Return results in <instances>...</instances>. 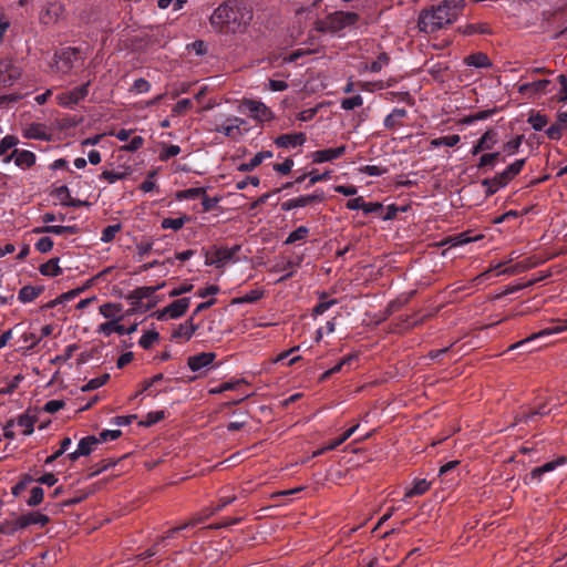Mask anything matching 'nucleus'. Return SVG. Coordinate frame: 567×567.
<instances>
[{
  "instance_id": "f257e3e1",
  "label": "nucleus",
  "mask_w": 567,
  "mask_h": 567,
  "mask_svg": "<svg viewBox=\"0 0 567 567\" xmlns=\"http://www.w3.org/2000/svg\"><path fill=\"white\" fill-rule=\"evenodd\" d=\"M465 6V0H443L436 6L423 9L417 19L421 32L434 33L454 23Z\"/></svg>"
},
{
  "instance_id": "f03ea898",
  "label": "nucleus",
  "mask_w": 567,
  "mask_h": 567,
  "mask_svg": "<svg viewBox=\"0 0 567 567\" xmlns=\"http://www.w3.org/2000/svg\"><path fill=\"white\" fill-rule=\"evenodd\" d=\"M252 19V12L243 3L228 1L219 4L212 13L209 22L217 31H236L246 27Z\"/></svg>"
},
{
  "instance_id": "7ed1b4c3",
  "label": "nucleus",
  "mask_w": 567,
  "mask_h": 567,
  "mask_svg": "<svg viewBox=\"0 0 567 567\" xmlns=\"http://www.w3.org/2000/svg\"><path fill=\"white\" fill-rule=\"evenodd\" d=\"M567 395V390L561 389L556 395L548 398H539L535 401L534 406L528 411H522L518 415V422L533 421L535 416L548 415L555 408L563 405L566 400L563 396Z\"/></svg>"
},
{
  "instance_id": "20e7f679",
  "label": "nucleus",
  "mask_w": 567,
  "mask_h": 567,
  "mask_svg": "<svg viewBox=\"0 0 567 567\" xmlns=\"http://www.w3.org/2000/svg\"><path fill=\"white\" fill-rule=\"evenodd\" d=\"M564 331H567V318L561 320V319H558L556 320L550 327L548 328H545L536 333H533L532 336L516 342V343H513L511 344L508 348H507V351H513V350H516V349H520V348H524L526 347L527 344H529L532 341H535L536 339H539V338H543V337H547V336H551V334H557V333H560V332H564Z\"/></svg>"
},
{
  "instance_id": "39448f33",
  "label": "nucleus",
  "mask_w": 567,
  "mask_h": 567,
  "mask_svg": "<svg viewBox=\"0 0 567 567\" xmlns=\"http://www.w3.org/2000/svg\"><path fill=\"white\" fill-rule=\"evenodd\" d=\"M237 250H238V247H234V248L214 247L206 252L205 265L206 266H215L216 268H221L234 258Z\"/></svg>"
},
{
  "instance_id": "423d86ee",
  "label": "nucleus",
  "mask_w": 567,
  "mask_h": 567,
  "mask_svg": "<svg viewBox=\"0 0 567 567\" xmlns=\"http://www.w3.org/2000/svg\"><path fill=\"white\" fill-rule=\"evenodd\" d=\"M79 51L74 48H64L55 54L54 64L52 69L56 73L68 74L74 62L78 60Z\"/></svg>"
},
{
  "instance_id": "0eeeda50",
  "label": "nucleus",
  "mask_w": 567,
  "mask_h": 567,
  "mask_svg": "<svg viewBox=\"0 0 567 567\" xmlns=\"http://www.w3.org/2000/svg\"><path fill=\"white\" fill-rule=\"evenodd\" d=\"M89 86L90 82H86L73 90L62 92L56 95V101L61 106L72 109L87 96Z\"/></svg>"
},
{
  "instance_id": "6e6552de",
  "label": "nucleus",
  "mask_w": 567,
  "mask_h": 567,
  "mask_svg": "<svg viewBox=\"0 0 567 567\" xmlns=\"http://www.w3.org/2000/svg\"><path fill=\"white\" fill-rule=\"evenodd\" d=\"M553 82L548 79H542L528 83L520 84L518 92L527 95L529 99H536L553 92Z\"/></svg>"
},
{
  "instance_id": "1a4fd4ad",
  "label": "nucleus",
  "mask_w": 567,
  "mask_h": 567,
  "mask_svg": "<svg viewBox=\"0 0 567 567\" xmlns=\"http://www.w3.org/2000/svg\"><path fill=\"white\" fill-rule=\"evenodd\" d=\"M357 20V13L338 11L327 18L326 27L331 32H339L347 27L353 25Z\"/></svg>"
},
{
  "instance_id": "9d476101",
  "label": "nucleus",
  "mask_w": 567,
  "mask_h": 567,
  "mask_svg": "<svg viewBox=\"0 0 567 567\" xmlns=\"http://www.w3.org/2000/svg\"><path fill=\"white\" fill-rule=\"evenodd\" d=\"M49 516L41 512H30L17 517L12 523L11 533L18 532L31 525L45 526L49 523Z\"/></svg>"
},
{
  "instance_id": "9b49d317",
  "label": "nucleus",
  "mask_w": 567,
  "mask_h": 567,
  "mask_svg": "<svg viewBox=\"0 0 567 567\" xmlns=\"http://www.w3.org/2000/svg\"><path fill=\"white\" fill-rule=\"evenodd\" d=\"M244 106L249 112V115L260 122H268L274 118L272 111L261 101L247 100Z\"/></svg>"
},
{
  "instance_id": "f8f14e48",
  "label": "nucleus",
  "mask_w": 567,
  "mask_h": 567,
  "mask_svg": "<svg viewBox=\"0 0 567 567\" xmlns=\"http://www.w3.org/2000/svg\"><path fill=\"white\" fill-rule=\"evenodd\" d=\"M323 200L322 193L307 194L299 197L290 198L281 204V209L285 212L292 210L295 208L306 207L315 203H321Z\"/></svg>"
},
{
  "instance_id": "ddd939ff",
  "label": "nucleus",
  "mask_w": 567,
  "mask_h": 567,
  "mask_svg": "<svg viewBox=\"0 0 567 567\" xmlns=\"http://www.w3.org/2000/svg\"><path fill=\"white\" fill-rule=\"evenodd\" d=\"M63 13V6L59 0H50L47 2L43 11L40 13V20L44 24L56 22Z\"/></svg>"
},
{
  "instance_id": "4468645a",
  "label": "nucleus",
  "mask_w": 567,
  "mask_h": 567,
  "mask_svg": "<svg viewBox=\"0 0 567 567\" xmlns=\"http://www.w3.org/2000/svg\"><path fill=\"white\" fill-rule=\"evenodd\" d=\"M347 151L346 145H341L334 148H327V150H320L315 151L311 153V161L315 164H322L326 162H332L339 157H341Z\"/></svg>"
},
{
  "instance_id": "2eb2a0df",
  "label": "nucleus",
  "mask_w": 567,
  "mask_h": 567,
  "mask_svg": "<svg viewBox=\"0 0 567 567\" xmlns=\"http://www.w3.org/2000/svg\"><path fill=\"white\" fill-rule=\"evenodd\" d=\"M245 124L243 118L233 116L228 117L224 123L217 125L214 131L221 133L227 137H238L241 135L240 126Z\"/></svg>"
},
{
  "instance_id": "dca6fc26",
  "label": "nucleus",
  "mask_w": 567,
  "mask_h": 567,
  "mask_svg": "<svg viewBox=\"0 0 567 567\" xmlns=\"http://www.w3.org/2000/svg\"><path fill=\"white\" fill-rule=\"evenodd\" d=\"M215 359L216 354L214 352H202L199 354L188 357L187 367L193 372H199L200 370L212 365Z\"/></svg>"
},
{
  "instance_id": "f3484780",
  "label": "nucleus",
  "mask_w": 567,
  "mask_h": 567,
  "mask_svg": "<svg viewBox=\"0 0 567 567\" xmlns=\"http://www.w3.org/2000/svg\"><path fill=\"white\" fill-rule=\"evenodd\" d=\"M307 136L302 132L282 134L275 138V144L281 148H296L306 143Z\"/></svg>"
},
{
  "instance_id": "a211bd4d",
  "label": "nucleus",
  "mask_w": 567,
  "mask_h": 567,
  "mask_svg": "<svg viewBox=\"0 0 567 567\" xmlns=\"http://www.w3.org/2000/svg\"><path fill=\"white\" fill-rule=\"evenodd\" d=\"M22 135L28 140L49 141L50 132L42 123H31L23 127Z\"/></svg>"
},
{
  "instance_id": "6ab92c4d",
  "label": "nucleus",
  "mask_w": 567,
  "mask_h": 567,
  "mask_svg": "<svg viewBox=\"0 0 567 567\" xmlns=\"http://www.w3.org/2000/svg\"><path fill=\"white\" fill-rule=\"evenodd\" d=\"M197 329L198 326L193 321V317H189L185 322L178 324L173 331L172 338L177 341L187 342L193 338Z\"/></svg>"
},
{
  "instance_id": "aec40b11",
  "label": "nucleus",
  "mask_w": 567,
  "mask_h": 567,
  "mask_svg": "<svg viewBox=\"0 0 567 567\" xmlns=\"http://www.w3.org/2000/svg\"><path fill=\"white\" fill-rule=\"evenodd\" d=\"M99 443L97 437L95 436H85L82 437L78 444V447L74 452L69 453L68 457L71 461H76L81 456H87L92 453L94 446Z\"/></svg>"
},
{
  "instance_id": "412c9836",
  "label": "nucleus",
  "mask_w": 567,
  "mask_h": 567,
  "mask_svg": "<svg viewBox=\"0 0 567 567\" xmlns=\"http://www.w3.org/2000/svg\"><path fill=\"white\" fill-rule=\"evenodd\" d=\"M497 143L496 133L486 131L471 150L472 155H477L483 151H488Z\"/></svg>"
},
{
  "instance_id": "4be33fe9",
  "label": "nucleus",
  "mask_w": 567,
  "mask_h": 567,
  "mask_svg": "<svg viewBox=\"0 0 567 567\" xmlns=\"http://www.w3.org/2000/svg\"><path fill=\"white\" fill-rule=\"evenodd\" d=\"M164 284L152 287V286H143L137 287L133 291H131L128 299L133 306H137L142 300L151 298L158 289H161Z\"/></svg>"
},
{
  "instance_id": "5701e85b",
  "label": "nucleus",
  "mask_w": 567,
  "mask_h": 567,
  "mask_svg": "<svg viewBox=\"0 0 567 567\" xmlns=\"http://www.w3.org/2000/svg\"><path fill=\"white\" fill-rule=\"evenodd\" d=\"M14 164L21 169H28L35 164L37 156L27 150H13Z\"/></svg>"
},
{
  "instance_id": "b1692460",
  "label": "nucleus",
  "mask_w": 567,
  "mask_h": 567,
  "mask_svg": "<svg viewBox=\"0 0 567 567\" xmlns=\"http://www.w3.org/2000/svg\"><path fill=\"white\" fill-rule=\"evenodd\" d=\"M99 312L103 318L107 319V321L123 319V306L118 302L103 303L100 306Z\"/></svg>"
},
{
  "instance_id": "393cba45",
  "label": "nucleus",
  "mask_w": 567,
  "mask_h": 567,
  "mask_svg": "<svg viewBox=\"0 0 567 567\" xmlns=\"http://www.w3.org/2000/svg\"><path fill=\"white\" fill-rule=\"evenodd\" d=\"M20 75L17 68L9 61H0V84H12Z\"/></svg>"
},
{
  "instance_id": "a878e982",
  "label": "nucleus",
  "mask_w": 567,
  "mask_h": 567,
  "mask_svg": "<svg viewBox=\"0 0 567 567\" xmlns=\"http://www.w3.org/2000/svg\"><path fill=\"white\" fill-rule=\"evenodd\" d=\"M430 488L431 483L425 478H414L412 486L405 489L402 501L405 502L408 498L421 496L425 494Z\"/></svg>"
},
{
  "instance_id": "bb28decb",
  "label": "nucleus",
  "mask_w": 567,
  "mask_h": 567,
  "mask_svg": "<svg viewBox=\"0 0 567 567\" xmlns=\"http://www.w3.org/2000/svg\"><path fill=\"white\" fill-rule=\"evenodd\" d=\"M189 306L190 298H181L166 306V312L171 319H178L187 311Z\"/></svg>"
},
{
  "instance_id": "cd10ccee",
  "label": "nucleus",
  "mask_w": 567,
  "mask_h": 567,
  "mask_svg": "<svg viewBox=\"0 0 567 567\" xmlns=\"http://www.w3.org/2000/svg\"><path fill=\"white\" fill-rule=\"evenodd\" d=\"M122 319L106 321L97 326L96 332L104 337H110L113 333L124 336V326L121 324Z\"/></svg>"
},
{
  "instance_id": "c85d7f7f",
  "label": "nucleus",
  "mask_w": 567,
  "mask_h": 567,
  "mask_svg": "<svg viewBox=\"0 0 567 567\" xmlns=\"http://www.w3.org/2000/svg\"><path fill=\"white\" fill-rule=\"evenodd\" d=\"M274 156L271 151H261L258 152L249 162L243 163L238 166V171L240 172H251L257 166H259L264 161L271 158Z\"/></svg>"
},
{
  "instance_id": "c756f323",
  "label": "nucleus",
  "mask_w": 567,
  "mask_h": 567,
  "mask_svg": "<svg viewBox=\"0 0 567 567\" xmlns=\"http://www.w3.org/2000/svg\"><path fill=\"white\" fill-rule=\"evenodd\" d=\"M408 112L405 109L395 107L392 112L385 116L383 124L388 130H392L396 126L402 125V120L406 117Z\"/></svg>"
},
{
  "instance_id": "7c9ffc66",
  "label": "nucleus",
  "mask_w": 567,
  "mask_h": 567,
  "mask_svg": "<svg viewBox=\"0 0 567 567\" xmlns=\"http://www.w3.org/2000/svg\"><path fill=\"white\" fill-rule=\"evenodd\" d=\"M525 165V159H516L509 164L502 173L501 179L507 185L516 175H518Z\"/></svg>"
},
{
  "instance_id": "2f4dec72",
  "label": "nucleus",
  "mask_w": 567,
  "mask_h": 567,
  "mask_svg": "<svg viewBox=\"0 0 567 567\" xmlns=\"http://www.w3.org/2000/svg\"><path fill=\"white\" fill-rule=\"evenodd\" d=\"M464 63L476 69L488 68L492 64L489 58L483 52L470 54L464 59Z\"/></svg>"
},
{
  "instance_id": "473e14b6",
  "label": "nucleus",
  "mask_w": 567,
  "mask_h": 567,
  "mask_svg": "<svg viewBox=\"0 0 567 567\" xmlns=\"http://www.w3.org/2000/svg\"><path fill=\"white\" fill-rule=\"evenodd\" d=\"M59 258H52L49 261L42 264L39 271L45 277H56L62 274V268L59 266Z\"/></svg>"
},
{
  "instance_id": "72a5a7b5",
  "label": "nucleus",
  "mask_w": 567,
  "mask_h": 567,
  "mask_svg": "<svg viewBox=\"0 0 567 567\" xmlns=\"http://www.w3.org/2000/svg\"><path fill=\"white\" fill-rule=\"evenodd\" d=\"M190 220V217L187 215H182L177 218H164L161 221V227L163 229H172L174 231H177L184 227L185 224H187Z\"/></svg>"
},
{
  "instance_id": "f704fd0d",
  "label": "nucleus",
  "mask_w": 567,
  "mask_h": 567,
  "mask_svg": "<svg viewBox=\"0 0 567 567\" xmlns=\"http://www.w3.org/2000/svg\"><path fill=\"white\" fill-rule=\"evenodd\" d=\"M461 141V136L457 135V134H453V135H446V136H442V137H437V138H433L431 142H430V146L432 148H437L440 146H447V147H453L455 146L456 144H458Z\"/></svg>"
},
{
  "instance_id": "c9c22d12",
  "label": "nucleus",
  "mask_w": 567,
  "mask_h": 567,
  "mask_svg": "<svg viewBox=\"0 0 567 567\" xmlns=\"http://www.w3.org/2000/svg\"><path fill=\"white\" fill-rule=\"evenodd\" d=\"M128 176V173L125 169L117 171H107L104 169L100 175L99 179H104L110 184H114L118 181H123Z\"/></svg>"
},
{
  "instance_id": "e433bc0d",
  "label": "nucleus",
  "mask_w": 567,
  "mask_h": 567,
  "mask_svg": "<svg viewBox=\"0 0 567 567\" xmlns=\"http://www.w3.org/2000/svg\"><path fill=\"white\" fill-rule=\"evenodd\" d=\"M389 61H390V59H389L388 54L386 53H382L372 63H370V64L365 63L362 66V70L363 71H369V72H372V73H379L384 66H386L389 64Z\"/></svg>"
},
{
  "instance_id": "4c0bfd02",
  "label": "nucleus",
  "mask_w": 567,
  "mask_h": 567,
  "mask_svg": "<svg viewBox=\"0 0 567 567\" xmlns=\"http://www.w3.org/2000/svg\"><path fill=\"white\" fill-rule=\"evenodd\" d=\"M557 82L560 85V89L555 95H553L551 100L557 103H567V76L565 74H559L557 76Z\"/></svg>"
},
{
  "instance_id": "58836bf2",
  "label": "nucleus",
  "mask_w": 567,
  "mask_h": 567,
  "mask_svg": "<svg viewBox=\"0 0 567 567\" xmlns=\"http://www.w3.org/2000/svg\"><path fill=\"white\" fill-rule=\"evenodd\" d=\"M481 237L482 236L471 237L468 233H461L456 236L450 237L446 243L450 244L451 247H460L472 241H476Z\"/></svg>"
},
{
  "instance_id": "ea45409f",
  "label": "nucleus",
  "mask_w": 567,
  "mask_h": 567,
  "mask_svg": "<svg viewBox=\"0 0 567 567\" xmlns=\"http://www.w3.org/2000/svg\"><path fill=\"white\" fill-rule=\"evenodd\" d=\"M483 186L486 187V194L493 195L501 188L505 187L506 184L501 179L499 174L495 175L493 178H487L482 182Z\"/></svg>"
},
{
  "instance_id": "a19ab883",
  "label": "nucleus",
  "mask_w": 567,
  "mask_h": 567,
  "mask_svg": "<svg viewBox=\"0 0 567 567\" xmlns=\"http://www.w3.org/2000/svg\"><path fill=\"white\" fill-rule=\"evenodd\" d=\"M40 293V289L34 288L33 286H24L19 290L18 299L22 303H28L33 301Z\"/></svg>"
},
{
  "instance_id": "79ce46f5",
  "label": "nucleus",
  "mask_w": 567,
  "mask_h": 567,
  "mask_svg": "<svg viewBox=\"0 0 567 567\" xmlns=\"http://www.w3.org/2000/svg\"><path fill=\"white\" fill-rule=\"evenodd\" d=\"M558 462H547L530 472V481L540 482L543 474L551 472L556 468Z\"/></svg>"
},
{
  "instance_id": "37998d69",
  "label": "nucleus",
  "mask_w": 567,
  "mask_h": 567,
  "mask_svg": "<svg viewBox=\"0 0 567 567\" xmlns=\"http://www.w3.org/2000/svg\"><path fill=\"white\" fill-rule=\"evenodd\" d=\"M527 122L530 124L533 130L542 131L548 124V118H547V116L545 114L536 112V113H532L529 115Z\"/></svg>"
},
{
  "instance_id": "c03bdc74",
  "label": "nucleus",
  "mask_w": 567,
  "mask_h": 567,
  "mask_svg": "<svg viewBox=\"0 0 567 567\" xmlns=\"http://www.w3.org/2000/svg\"><path fill=\"white\" fill-rule=\"evenodd\" d=\"M309 234V229L306 226H299L297 229L291 231L285 240L286 245H291L297 241L305 240Z\"/></svg>"
},
{
  "instance_id": "a18cd8bd",
  "label": "nucleus",
  "mask_w": 567,
  "mask_h": 567,
  "mask_svg": "<svg viewBox=\"0 0 567 567\" xmlns=\"http://www.w3.org/2000/svg\"><path fill=\"white\" fill-rule=\"evenodd\" d=\"M158 339H159L158 332H156L154 330L145 331L142 334L141 339L138 340V344L143 349L147 350V349L152 348L153 344L158 341Z\"/></svg>"
},
{
  "instance_id": "49530a36",
  "label": "nucleus",
  "mask_w": 567,
  "mask_h": 567,
  "mask_svg": "<svg viewBox=\"0 0 567 567\" xmlns=\"http://www.w3.org/2000/svg\"><path fill=\"white\" fill-rule=\"evenodd\" d=\"M72 440L71 437H64L61 441L60 449L56 450L52 455L48 456L44 461L47 465L52 464L56 458H59L61 455H63L71 446Z\"/></svg>"
},
{
  "instance_id": "de8ad7c7",
  "label": "nucleus",
  "mask_w": 567,
  "mask_h": 567,
  "mask_svg": "<svg viewBox=\"0 0 567 567\" xmlns=\"http://www.w3.org/2000/svg\"><path fill=\"white\" fill-rule=\"evenodd\" d=\"M359 429V424H354L353 426H351L350 429H348L342 435H340V437L331 441L330 443H328L326 445V450H334L337 449L339 445H341L343 442H346L352 434H354V432Z\"/></svg>"
},
{
  "instance_id": "09e8293b",
  "label": "nucleus",
  "mask_w": 567,
  "mask_h": 567,
  "mask_svg": "<svg viewBox=\"0 0 567 567\" xmlns=\"http://www.w3.org/2000/svg\"><path fill=\"white\" fill-rule=\"evenodd\" d=\"M202 195H205V189L202 188V187H195V188H188V189H184V190L178 192L176 194V198L178 200L196 199V198H198Z\"/></svg>"
},
{
  "instance_id": "8fccbe9b",
  "label": "nucleus",
  "mask_w": 567,
  "mask_h": 567,
  "mask_svg": "<svg viewBox=\"0 0 567 567\" xmlns=\"http://www.w3.org/2000/svg\"><path fill=\"white\" fill-rule=\"evenodd\" d=\"M264 292L259 289H254L247 292L246 295L238 297L234 299V303L241 305V303H251L257 300H259L262 297Z\"/></svg>"
},
{
  "instance_id": "3c124183",
  "label": "nucleus",
  "mask_w": 567,
  "mask_h": 567,
  "mask_svg": "<svg viewBox=\"0 0 567 567\" xmlns=\"http://www.w3.org/2000/svg\"><path fill=\"white\" fill-rule=\"evenodd\" d=\"M362 104H363L362 96L357 94L354 96L343 99L341 101V109L344 111H351V110L362 106Z\"/></svg>"
},
{
  "instance_id": "603ef678",
  "label": "nucleus",
  "mask_w": 567,
  "mask_h": 567,
  "mask_svg": "<svg viewBox=\"0 0 567 567\" xmlns=\"http://www.w3.org/2000/svg\"><path fill=\"white\" fill-rule=\"evenodd\" d=\"M121 230V225L120 224H114V225H110L107 227H105L102 231V235H101V241L102 243H111L116 234Z\"/></svg>"
},
{
  "instance_id": "864d4df0",
  "label": "nucleus",
  "mask_w": 567,
  "mask_h": 567,
  "mask_svg": "<svg viewBox=\"0 0 567 567\" xmlns=\"http://www.w3.org/2000/svg\"><path fill=\"white\" fill-rule=\"evenodd\" d=\"M522 140H523V136L518 135V136H515L514 138H512L511 141L506 142L504 145H503V151L507 154V155H514L518 152L520 145H522Z\"/></svg>"
},
{
  "instance_id": "5fc2aeb1",
  "label": "nucleus",
  "mask_w": 567,
  "mask_h": 567,
  "mask_svg": "<svg viewBox=\"0 0 567 567\" xmlns=\"http://www.w3.org/2000/svg\"><path fill=\"white\" fill-rule=\"evenodd\" d=\"M19 143L18 138L13 135H6L1 141H0V155L1 156H4L7 154V152L13 147L17 146V144Z\"/></svg>"
},
{
  "instance_id": "6e6d98bb",
  "label": "nucleus",
  "mask_w": 567,
  "mask_h": 567,
  "mask_svg": "<svg viewBox=\"0 0 567 567\" xmlns=\"http://www.w3.org/2000/svg\"><path fill=\"white\" fill-rule=\"evenodd\" d=\"M43 495H44V491L42 487L40 486H34L31 491H30V496L27 501L28 505L29 506H37L39 505L42 499H43Z\"/></svg>"
},
{
  "instance_id": "4d7b16f0",
  "label": "nucleus",
  "mask_w": 567,
  "mask_h": 567,
  "mask_svg": "<svg viewBox=\"0 0 567 567\" xmlns=\"http://www.w3.org/2000/svg\"><path fill=\"white\" fill-rule=\"evenodd\" d=\"M240 382H241L240 380L224 382L215 388H212L209 390V393L210 394H220L226 391L235 390L240 384Z\"/></svg>"
},
{
  "instance_id": "13d9d810",
  "label": "nucleus",
  "mask_w": 567,
  "mask_h": 567,
  "mask_svg": "<svg viewBox=\"0 0 567 567\" xmlns=\"http://www.w3.org/2000/svg\"><path fill=\"white\" fill-rule=\"evenodd\" d=\"M359 86L361 90L367 92H373L375 90H383L385 87L391 86V83H384L383 81L377 82H360Z\"/></svg>"
},
{
  "instance_id": "bf43d9fd",
  "label": "nucleus",
  "mask_w": 567,
  "mask_h": 567,
  "mask_svg": "<svg viewBox=\"0 0 567 567\" xmlns=\"http://www.w3.org/2000/svg\"><path fill=\"white\" fill-rule=\"evenodd\" d=\"M44 230H49V234L63 235V234H75V226H60V225H48Z\"/></svg>"
},
{
  "instance_id": "052dcab7",
  "label": "nucleus",
  "mask_w": 567,
  "mask_h": 567,
  "mask_svg": "<svg viewBox=\"0 0 567 567\" xmlns=\"http://www.w3.org/2000/svg\"><path fill=\"white\" fill-rule=\"evenodd\" d=\"M181 153V147L178 145H168L164 147L159 153L161 161H168L169 158L177 156Z\"/></svg>"
},
{
  "instance_id": "680f3d73",
  "label": "nucleus",
  "mask_w": 567,
  "mask_h": 567,
  "mask_svg": "<svg viewBox=\"0 0 567 567\" xmlns=\"http://www.w3.org/2000/svg\"><path fill=\"white\" fill-rule=\"evenodd\" d=\"M186 2L187 0H158L157 6L161 9L172 7L174 11H178L186 4Z\"/></svg>"
},
{
  "instance_id": "e2e57ef3",
  "label": "nucleus",
  "mask_w": 567,
  "mask_h": 567,
  "mask_svg": "<svg viewBox=\"0 0 567 567\" xmlns=\"http://www.w3.org/2000/svg\"><path fill=\"white\" fill-rule=\"evenodd\" d=\"M53 245L54 243L50 237H41L35 243V249L42 254H45L52 250Z\"/></svg>"
},
{
  "instance_id": "0e129e2a",
  "label": "nucleus",
  "mask_w": 567,
  "mask_h": 567,
  "mask_svg": "<svg viewBox=\"0 0 567 567\" xmlns=\"http://www.w3.org/2000/svg\"><path fill=\"white\" fill-rule=\"evenodd\" d=\"M128 143L124 145L122 148L128 152H135L140 150L144 144V138L142 136L135 135L127 141Z\"/></svg>"
},
{
  "instance_id": "69168bd1",
  "label": "nucleus",
  "mask_w": 567,
  "mask_h": 567,
  "mask_svg": "<svg viewBox=\"0 0 567 567\" xmlns=\"http://www.w3.org/2000/svg\"><path fill=\"white\" fill-rule=\"evenodd\" d=\"M18 425L23 429V435H30L33 432V420L30 416L23 415L18 420Z\"/></svg>"
},
{
  "instance_id": "338daca9",
  "label": "nucleus",
  "mask_w": 567,
  "mask_h": 567,
  "mask_svg": "<svg viewBox=\"0 0 567 567\" xmlns=\"http://www.w3.org/2000/svg\"><path fill=\"white\" fill-rule=\"evenodd\" d=\"M150 90H151L150 82L143 78L135 80L133 83V86H132V91H134L137 94L147 93Z\"/></svg>"
},
{
  "instance_id": "774afa93",
  "label": "nucleus",
  "mask_w": 567,
  "mask_h": 567,
  "mask_svg": "<svg viewBox=\"0 0 567 567\" xmlns=\"http://www.w3.org/2000/svg\"><path fill=\"white\" fill-rule=\"evenodd\" d=\"M122 432L120 430H104L100 433L99 443L114 441L120 437Z\"/></svg>"
}]
</instances>
